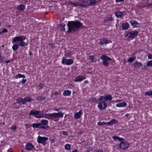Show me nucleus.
<instances>
[{"instance_id": "1", "label": "nucleus", "mask_w": 152, "mask_h": 152, "mask_svg": "<svg viewBox=\"0 0 152 152\" xmlns=\"http://www.w3.org/2000/svg\"><path fill=\"white\" fill-rule=\"evenodd\" d=\"M83 24L78 21H68L67 23L68 30V32L75 31L80 28Z\"/></svg>"}, {"instance_id": "2", "label": "nucleus", "mask_w": 152, "mask_h": 152, "mask_svg": "<svg viewBox=\"0 0 152 152\" xmlns=\"http://www.w3.org/2000/svg\"><path fill=\"white\" fill-rule=\"evenodd\" d=\"M26 39V37L23 36H18L14 37L12 40V43L13 42H16L17 41H18L19 45L22 47H24L27 46L28 43L23 41Z\"/></svg>"}, {"instance_id": "3", "label": "nucleus", "mask_w": 152, "mask_h": 152, "mask_svg": "<svg viewBox=\"0 0 152 152\" xmlns=\"http://www.w3.org/2000/svg\"><path fill=\"white\" fill-rule=\"evenodd\" d=\"M30 115H33L37 118H39L43 117V115L39 111H37L35 110H31L29 113Z\"/></svg>"}, {"instance_id": "4", "label": "nucleus", "mask_w": 152, "mask_h": 152, "mask_svg": "<svg viewBox=\"0 0 152 152\" xmlns=\"http://www.w3.org/2000/svg\"><path fill=\"white\" fill-rule=\"evenodd\" d=\"M100 58L103 60V64L105 66H108V61H110L112 60V59L110 57L104 55L101 56Z\"/></svg>"}, {"instance_id": "5", "label": "nucleus", "mask_w": 152, "mask_h": 152, "mask_svg": "<svg viewBox=\"0 0 152 152\" xmlns=\"http://www.w3.org/2000/svg\"><path fill=\"white\" fill-rule=\"evenodd\" d=\"M51 119H53L55 121H57L58 119L57 118L60 117H63V114L59 113H51Z\"/></svg>"}, {"instance_id": "6", "label": "nucleus", "mask_w": 152, "mask_h": 152, "mask_svg": "<svg viewBox=\"0 0 152 152\" xmlns=\"http://www.w3.org/2000/svg\"><path fill=\"white\" fill-rule=\"evenodd\" d=\"M48 138L46 137H42L39 136L38 138L37 141L39 143H42L43 145H45L46 144V141L48 140Z\"/></svg>"}, {"instance_id": "7", "label": "nucleus", "mask_w": 152, "mask_h": 152, "mask_svg": "<svg viewBox=\"0 0 152 152\" xmlns=\"http://www.w3.org/2000/svg\"><path fill=\"white\" fill-rule=\"evenodd\" d=\"M74 62V60L72 59H68L65 60L64 58H63L62 61V63L64 64L70 65L72 64Z\"/></svg>"}, {"instance_id": "8", "label": "nucleus", "mask_w": 152, "mask_h": 152, "mask_svg": "<svg viewBox=\"0 0 152 152\" xmlns=\"http://www.w3.org/2000/svg\"><path fill=\"white\" fill-rule=\"evenodd\" d=\"M128 147V143L126 141H121L120 143V147L122 149H126Z\"/></svg>"}, {"instance_id": "9", "label": "nucleus", "mask_w": 152, "mask_h": 152, "mask_svg": "<svg viewBox=\"0 0 152 152\" xmlns=\"http://www.w3.org/2000/svg\"><path fill=\"white\" fill-rule=\"evenodd\" d=\"M32 126L33 128H39L40 129H46L48 128V126H43L40 123H33L32 125Z\"/></svg>"}, {"instance_id": "10", "label": "nucleus", "mask_w": 152, "mask_h": 152, "mask_svg": "<svg viewBox=\"0 0 152 152\" xmlns=\"http://www.w3.org/2000/svg\"><path fill=\"white\" fill-rule=\"evenodd\" d=\"M107 106V104L104 101H102L99 103L98 105V108L100 110H103L105 109Z\"/></svg>"}, {"instance_id": "11", "label": "nucleus", "mask_w": 152, "mask_h": 152, "mask_svg": "<svg viewBox=\"0 0 152 152\" xmlns=\"http://www.w3.org/2000/svg\"><path fill=\"white\" fill-rule=\"evenodd\" d=\"M72 5L75 7L78 6L81 7H86L87 4H83L81 2L76 3L73 2Z\"/></svg>"}, {"instance_id": "12", "label": "nucleus", "mask_w": 152, "mask_h": 152, "mask_svg": "<svg viewBox=\"0 0 152 152\" xmlns=\"http://www.w3.org/2000/svg\"><path fill=\"white\" fill-rule=\"evenodd\" d=\"M138 34V32L137 31H132L127 34V36L129 37L134 38V37Z\"/></svg>"}, {"instance_id": "13", "label": "nucleus", "mask_w": 152, "mask_h": 152, "mask_svg": "<svg viewBox=\"0 0 152 152\" xmlns=\"http://www.w3.org/2000/svg\"><path fill=\"white\" fill-rule=\"evenodd\" d=\"M33 147L34 146L32 144L28 143L26 144V149L27 150H30L32 149Z\"/></svg>"}, {"instance_id": "14", "label": "nucleus", "mask_w": 152, "mask_h": 152, "mask_svg": "<svg viewBox=\"0 0 152 152\" xmlns=\"http://www.w3.org/2000/svg\"><path fill=\"white\" fill-rule=\"evenodd\" d=\"M85 78L84 77L78 76L74 80L75 82L81 81Z\"/></svg>"}, {"instance_id": "15", "label": "nucleus", "mask_w": 152, "mask_h": 152, "mask_svg": "<svg viewBox=\"0 0 152 152\" xmlns=\"http://www.w3.org/2000/svg\"><path fill=\"white\" fill-rule=\"evenodd\" d=\"M115 14L116 17L119 18H121L123 16L122 13L119 10L115 11Z\"/></svg>"}, {"instance_id": "16", "label": "nucleus", "mask_w": 152, "mask_h": 152, "mask_svg": "<svg viewBox=\"0 0 152 152\" xmlns=\"http://www.w3.org/2000/svg\"><path fill=\"white\" fill-rule=\"evenodd\" d=\"M41 124L43 126H45V127L48 126V128L49 127V126L47 125L48 123V121L47 120L42 119L41 120Z\"/></svg>"}, {"instance_id": "17", "label": "nucleus", "mask_w": 152, "mask_h": 152, "mask_svg": "<svg viewBox=\"0 0 152 152\" xmlns=\"http://www.w3.org/2000/svg\"><path fill=\"white\" fill-rule=\"evenodd\" d=\"M82 113V111L80 110L78 112L75 113L74 114L75 118H80L81 116Z\"/></svg>"}, {"instance_id": "18", "label": "nucleus", "mask_w": 152, "mask_h": 152, "mask_svg": "<svg viewBox=\"0 0 152 152\" xmlns=\"http://www.w3.org/2000/svg\"><path fill=\"white\" fill-rule=\"evenodd\" d=\"M130 23L133 26H134L137 27L139 26V23H137L136 21L134 20H132L130 22Z\"/></svg>"}, {"instance_id": "19", "label": "nucleus", "mask_w": 152, "mask_h": 152, "mask_svg": "<svg viewBox=\"0 0 152 152\" xmlns=\"http://www.w3.org/2000/svg\"><path fill=\"white\" fill-rule=\"evenodd\" d=\"M122 28L123 29H127L129 27V24L127 22L125 23H123L122 24Z\"/></svg>"}, {"instance_id": "20", "label": "nucleus", "mask_w": 152, "mask_h": 152, "mask_svg": "<svg viewBox=\"0 0 152 152\" xmlns=\"http://www.w3.org/2000/svg\"><path fill=\"white\" fill-rule=\"evenodd\" d=\"M141 65V64L139 62H136L133 64L134 67L137 69L140 68Z\"/></svg>"}, {"instance_id": "21", "label": "nucleus", "mask_w": 152, "mask_h": 152, "mask_svg": "<svg viewBox=\"0 0 152 152\" xmlns=\"http://www.w3.org/2000/svg\"><path fill=\"white\" fill-rule=\"evenodd\" d=\"M16 102L20 104L21 103L22 104H25V102L24 100V99L20 98L19 99H16Z\"/></svg>"}, {"instance_id": "22", "label": "nucleus", "mask_w": 152, "mask_h": 152, "mask_svg": "<svg viewBox=\"0 0 152 152\" xmlns=\"http://www.w3.org/2000/svg\"><path fill=\"white\" fill-rule=\"evenodd\" d=\"M126 105L127 103L126 102H123L117 104L116 105V106L118 107H123L126 106Z\"/></svg>"}, {"instance_id": "23", "label": "nucleus", "mask_w": 152, "mask_h": 152, "mask_svg": "<svg viewBox=\"0 0 152 152\" xmlns=\"http://www.w3.org/2000/svg\"><path fill=\"white\" fill-rule=\"evenodd\" d=\"M107 39L106 38L102 39L100 40V42L101 45H103L107 43Z\"/></svg>"}, {"instance_id": "24", "label": "nucleus", "mask_w": 152, "mask_h": 152, "mask_svg": "<svg viewBox=\"0 0 152 152\" xmlns=\"http://www.w3.org/2000/svg\"><path fill=\"white\" fill-rule=\"evenodd\" d=\"M71 91L68 90H66L64 91L63 94L64 96H70L71 94Z\"/></svg>"}, {"instance_id": "25", "label": "nucleus", "mask_w": 152, "mask_h": 152, "mask_svg": "<svg viewBox=\"0 0 152 152\" xmlns=\"http://www.w3.org/2000/svg\"><path fill=\"white\" fill-rule=\"evenodd\" d=\"M112 99V96L110 95H107L105 97L104 101L106 100L110 101Z\"/></svg>"}, {"instance_id": "26", "label": "nucleus", "mask_w": 152, "mask_h": 152, "mask_svg": "<svg viewBox=\"0 0 152 152\" xmlns=\"http://www.w3.org/2000/svg\"><path fill=\"white\" fill-rule=\"evenodd\" d=\"M19 45L17 43H15L12 47V49L14 50H16L18 48Z\"/></svg>"}, {"instance_id": "27", "label": "nucleus", "mask_w": 152, "mask_h": 152, "mask_svg": "<svg viewBox=\"0 0 152 152\" xmlns=\"http://www.w3.org/2000/svg\"><path fill=\"white\" fill-rule=\"evenodd\" d=\"M90 6L94 5L97 3L96 0H90L89 2Z\"/></svg>"}, {"instance_id": "28", "label": "nucleus", "mask_w": 152, "mask_h": 152, "mask_svg": "<svg viewBox=\"0 0 152 152\" xmlns=\"http://www.w3.org/2000/svg\"><path fill=\"white\" fill-rule=\"evenodd\" d=\"M46 98L45 96H44L42 95H39L37 96V99L38 100H43L45 99Z\"/></svg>"}, {"instance_id": "29", "label": "nucleus", "mask_w": 152, "mask_h": 152, "mask_svg": "<svg viewBox=\"0 0 152 152\" xmlns=\"http://www.w3.org/2000/svg\"><path fill=\"white\" fill-rule=\"evenodd\" d=\"M24 99L25 104H26V102H30L32 101L31 98L29 97H26Z\"/></svg>"}, {"instance_id": "30", "label": "nucleus", "mask_w": 152, "mask_h": 152, "mask_svg": "<svg viewBox=\"0 0 152 152\" xmlns=\"http://www.w3.org/2000/svg\"><path fill=\"white\" fill-rule=\"evenodd\" d=\"M25 6L23 5H20L18 7V9L21 10H23L25 9Z\"/></svg>"}, {"instance_id": "31", "label": "nucleus", "mask_w": 152, "mask_h": 152, "mask_svg": "<svg viewBox=\"0 0 152 152\" xmlns=\"http://www.w3.org/2000/svg\"><path fill=\"white\" fill-rule=\"evenodd\" d=\"M113 139L114 140H118L119 141H121L123 140V139L119 137L118 136H114L113 137Z\"/></svg>"}, {"instance_id": "32", "label": "nucleus", "mask_w": 152, "mask_h": 152, "mask_svg": "<svg viewBox=\"0 0 152 152\" xmlns=\"http://www.w3.org/2000/svg\"><path fill=\"white\" fill-rule=\"evenodd\" d=\"M44 117L48 119H51V114H45Z\"/></svg>"}, {"instance_id": "33", "label": "nucleus", "mask_w": 152, "mask_h": 152, "mask_svg": "<svg viewBox=\"0 0 152 152\" xmlns=\"http://www.w3.org/2000/svg\"><path fill=\"white\" fill-rule=\"evenodd\" d=\"M16 77L17 78H18V77L20 78H25V76L23 75H21L20 74H18V75H17L16 76Z\"/></svg>"}, {"instance_id": "34", "label": "nucleus", "mask_w": 152, "mask_h": 152, "mask_svg": "<svg viewBox=\"0 0 152 152\" xmlns=\"http://www.w3.org/2000/svg\"><path fill=\"white\" fill-rule=\"evenodd\" d=\"M71 146L69 144H66L65 146V148L66 150H69L70 149Z\"/></svg>"}, {"instance_id": "35", "label": "nucleus", "mask_w": 152, "mask_h": 152, "mask_svg": "<svg viewBox=\"0 0 152 152\" xmlns=\"http://www.w3.org/2000/svg\"><path fill=\"white\" fill-rule=\"evenodd\" d=\"M145 94L147 96H151L152 95V91H151L148 92H145Z\"/></svg>"}, {"instance_id": "36", "label": "nucleus", "mask_w": 152, "mask_h": 152, "mask_svg": "<svg viewBox=\"0 0 152 152\" xmlns=\"http://www.w3.org/2000/svg\"><path fill=\"white\" fill-rule=\"evenodd\" d=\"M147 65L148 66H152V60L148 61L147 63Z\"/></svg>"}, {"instance_id": "37", "label": "nucleus", "mask_w": 152, "mask_h": 152, "mask_svg": "<svg viewBox=\"0 0 152 152\" xmlns=\"http://www.w3.org/2000/svg\"><path fill=\"white\" fill-rule=\"evenodd\" d=\"M136 58L135 57H134L133 58L132 57H130L128 60V61L130 62H131L133 61Z\"/></svg>"}, {"instance_id": "38", "label": "nucleus", "mask_w": 152, "mask_h": 152, "mask_svg": "<svg viewBox=\"0 0 152 152\" xmlns=\"http://www.w3.org/2000/svg\"><path fill=\"white\" fill-rule=\"evenodd\" d=\"M11 129L12 130V131H14L16 129V126H12L11 127Z\"/></svg>"}, {"instance_id": "39", "label": "nucleus", "mask_w": 152, "mask_h": 152, "mask_svg": "<svg viewBox=\"0 0 152 152\" xmlns=\"http://www.w3.org/2000/svg\"><path fill=\"white\" fill-rule=\"evenodd\" d=\"M98 124L99 126H103L104 125H106V123L100 122L98 123Z\"/></svg>"}, {"instance_id": "40", "label": "nucleus", "mask_w": 152, "mask_h": 152, "mask_svg": "<svg viewBox=\"0 0 152 152\" xmlns=\"http://www.w3.org/2000/svg\"><path fill=\"white\" fill-rule=\"evenodd\" d=\"M89 59L90 60H91V61H94L95 58L94 56H89Z\"/></svg>"}, {"instance_id": "41", "label": "nucleus", "mask_w": 152, "mask_h": 152, "mask_svg": "<svg viewBox=\"0 0 152 152\" xmlns=\"http://www.w3.org/2000/svg\"><path fill=\"white\" fill-rule=\"evenodd\" d=\"M113 121H112L111 120L110 122L106 123V125H112L113 124V122H112Z\"/></svg>"}, {"instance_id": "42", "label": "nucleus", "mask_w": 152, "mask_h": 152, "mask_svg": "<svg viewBox=\"0 0 152 152\" xmlns=\"http://www.w3.org/2000/svg\"><path fill=\"white\" fill-rule=\"evenodd\" d=\"M43 84L41 83H40L38 86V88L39 89H42L43 88Z\"/></svg>"}, {"instance_id": "43", "label": "nucleus", "mask_w": 152, "mask_h": 152, "mask_svg": "<svg viewBox=\"0 0 152 152\" xmlns=\"http://www.w3.org/2000/svg\"><path fill=\"white\" fill-rule=\"evenodd\" d=\"M72 55V53L71 52H68L66 53L65 54V55L66 56H67L68 57H69L70 56H71Z\"/></svg>"}, {"instance_id": "44", "label": "nucleus", "mask_w": 152, "mask_h": 152, "mask_svg": "<svg viewBox=\"0 0 152 152\" xmlns=\"http://www.w3.org/2000/svg\"><path fill=\"white\" fill-rule=\"evenodd\" d=\"M103 98H105V97L102 96H100V98H98V100H99L100 101H101V100H102L103 99Z\"/></svg>"}, {"instance_id": "45", "label": "nucleus", "mask_w": 152, "mask_h": 152, "mask_svg": "<svg viewBox=\"0 0 152 152\" xmlns=\"http://www.w3.org/2000/svg\"><path fill=\"white\" fill-rule=\"evenodd\" d=\"M111 120L113 121L112 122H113V124H117L118 123V121L115 119H112Z\"/></svg>"}, {"instance_id": "46", "label": "nucleus", "mask_w": 152, "mask_h": 152, "mask_svg": "<svg viewBox=\"0 0 152 152\" xmlns=\"http://www.w3.org/2000/svg\"><path fill=\"white\" fill-rule=\"evenodd\" d=\"M113 20V18L112 17H109L107 18V20L108 21H111Z\"/></svg>"}, {"instance_id": "47", "label": "nucleus", "mask_w": 152, "mask_h": 152, "mask_svg": "<svg viewBox=\"0 0 152 152\" xmlns=\"http://www.w3.org/2000/svg\"><path fill=\"white\" fill-rule=\"evenodd\" d=\"M2 33L4 32L7 33L8 32V30L6 28H4L1 31Z\"/></svg>"}, {"instance_id": "48", "label": "nucleus", "mask_w": 152, "mask_h": 152, "mask_svg": "<svg viewBox=\"0 0 152 152\" xmlns=\"http://www.w3.org/2000/svg\"><path fill=\"white\" fill-rule=\"evenodd\" d=\"M63 134L64 135H68V132L66 131H63Z\"/></svg>"}, {"instance_id": "49", "label": "nucleus", "mask_w": 152, "mask_h": 152, "mask_svg": "<svg viewBox=\"0 0 152 152\" xmlns=\"http://www.w3.org/2000/svg\"><path fill=\"white\" fill-rule=\"evenodd\" d=\"M73 2L71 1H68L67 2V3L68 4H70L72 5Z\"/></svg>"}, {"instance_id": "50", "label": "nucleus", "mask_w": 152, "mask_h": 152, "mask_svg": "<svg viewBox=\"0 0 152 152\" xmlns=\"http://www.w3.org/2000/svg\"><path fill=\"white\" fill-rule=\"evenodd\" d=\"M148 57L149 59H152V55L151 54H149L148 55Z\"/></svg>"}, {"instance_id": "51", "label": "nucleus", "mask_w": 152, "mask_h": 152, "mask_svg": "<svg viewBox=\"0 0 152 152\" xmlns=\"http://www.w3.org/2000/svg\"><path fill=\"white\" fill-rule=\"evenodd\" d=\"M26 81V80L25 79H23L22 80V83L23 84H24Z\"/></svg>"}, {"instance_id": "52", "label": "nucleus", "mask_w": 152, "mask_h": 152, "mask_svg": "<svg viewBox=\"0 0 152 152\" xmlns=\"http://www.w3.org/2000/svg\"><path fill=\"white\" fill-rule=\"evenodd\" d=\"M151 5H152V3H147L146 6L149 7Z\"/></svg>"}, {"instance_id": "53", "label": "nucleus", "mask_w": 152, "mask_h": 152, "mask_svg": "<svg viewBox=\"0 0 152 152\" xmlns=\"http://www.w3.org/2000/svg\"><path fill=\"white\" fill-rule=\"evenodd\" d=\"M116 2H119L123 1L125 0H115Z\"/></svg>"}, {"instance_id": "54", "label": "nucleus", "mask_w": 152, "mask_h": 152, "mask_svg": "<svg viewBox=\"0 0 152 152\" xmlns=\"http://www.w3.org/2000/svg\"><path fill=\"white\" fill-rule=\"evenodd\" d=\"M95 152H103L102 151L100 150H96Z\"/></svg>"}, {"instance_id": "55", "label": "nucleus", "mask_w": 152, "mask_h": 152, "mask_svg": "<svg viewBox=\"0 0 152 152\" xmlns=\"http://www.w3.org/2000/svg\"><path fill=\"white\" fill-rule=\"evenodd\" d=\"M87 2L85 0H82V3H86Z\"/></svg>"}, {"instance_id": "56", "label": "nucleus", "mask_w": 152, "mask_h": 152, "mask_svg": "<svg viewBox=\"0 0 152 152\" xmlns=\"http://www.w3.org/2000/svg\"><path fill=\"white\" fill-rule=\"evenodd\" d=\"M10 62V61L9 60L7 61H5V63H9Z\"/></svg>"}, {"instance_id": "57", "label": "nucleus", "mask_w": 152, "mask_h": 152, "mask_svg": "<svg viewBox=\"0 0 152 152\" xmlns=\"http://www.w3.org/2000/svg\"><path fill=\"white\" fill-rule=\"evenodd\" d=\"M66 26V25L65 24H64V25H63L62 26H63V28H64V27L65 26ZM64 29H65V28H64Z\"/></svg>"}, {"instance_id": "58", "label": "nucleus", "mask_w": 152, "mask_h": 152, "mask_svg": "<svg viewBox=\"0 0 152 152\" xmlns=\"http://www.w3.org/2000/svg\"><path fill=\"white\" fill-rule=\"evenodd\" d=\"M101 0H97V2H101Z\"/></svg>"}, {"instance_id": "59", "label": "nucleus", "mask_w": 152, "mask_h": 152, "mask_svg": "<svg viewBox=\"0 0 152 152\" xmlns=\"http://www.w3.org/2000/svg\"><path fill=\"white\" fill-rule=\"evenodd\" d=\"M126 116L127 117H128L129 116V114H126Z\"/></svg>"}, {"instance_id": "60", "label": "nucleus", "mask_w": 152, "mask_h": 152, "mask_svg": "<svg viewBox=\"0 0 152 152\" xmlns=\"http://www.w3.org/2000/svg\"><path fill=\"white\" fill-rule=\"evenodd\" d=\"M31 52L30 51L29 52V55L30 56H31Z\"/></svg>"}, {"instance_id": "61", "label": "nucleus", "mask_w": 152, "mask_h": 152, "mask_svg": "<svg viewBox=\"0 0 152 152\" xmlns=\"http://www.w3.org/2000/svg\"><path fill=\"white\" fill-rule=\"evenodd\" d=\"M11 25H9L8 26V27H10V28L11 27Z\"/></svg>"}, {"instance_id": "62", "label": "nucleus", "mask_w": 152, "mask_h": 152, "mask_svg": "<svg viewBox=\"0 0 152 152\" xmlns=\"http://www.w3.org/2000/svg\"><path fill=\"white\" fill-rule=\"evenodd\" d=\"M56 111H58V109H56Z\"/></svg>"}, {"instance_id": "63", "label": "nucleus", "mask_w": 152, "mask_h": 152, "mask_svg": "<svg viewBox=\"0 0 152 152\" xmlns=\"http://www.w3.org/2000/svg\"><path fill=\"white\" fill-rule=\"evenodd\" d=\"M2 32L1 31V32H0V34H2Z\"/></svg>"}, {"instance_id": "64", "label": "nucleus", "mask_w": 152, "mask_h": 152, "mask_svg": "<svg viewBox=\"0 0 152 152\" xmlns=\"http://www.w3.org/2000/svg\"><path fill=\"white\" fill-rule=\"evenodd\" d=\"M13 152V151H11V152Z\"/></svg>"}]
</instances>
